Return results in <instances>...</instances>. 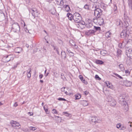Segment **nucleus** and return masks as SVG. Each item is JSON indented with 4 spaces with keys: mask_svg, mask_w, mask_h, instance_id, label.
Segmentation results:
<instances>
[{
    "mask_svg": "<svg viewBox=\"0 0 132 132\" xmlns=\"http://www.w3.org/2000/svg\"><path fill=\"white\" fill-rule=\"evenodd\" d=\"M64 8V10L66 12H69L70 11V7L68 5H65L63 6Z\"/></svg>",
    "mask_w": 132,
    "mask_h": 132,
    "instance_id": "obj_17",
    "label": "nucleus"
},
{
    "mask_svg": "<svg viewBox=\"0 0 132 132\" xmlns=\"http://www.w3.org/2000/svg\"><path fill=\"white\" fill-rule=\"evenodd\" d=\"M100 53L102 55L104 56L107 54V52L106 50H102L101 51Z\"/></svg>",
    "mask_w": 132,
    "mask_h": 132,
    "instance_id": "obj_28",
    "label": "nucleus"
},
{
    "mask_svg": "<svg viewBox=\"0 0 132 132\" xmlns=\"http://www.w3.org/2000/svg\"><path fill=\"white\" fill-rule=\"evenodd\" d=\"M96 32V31L94 30H90L85 31V34L88 36L92 35H95Z\"/></svg>",
    "mask_w": 132,
    "mask_h": 132,
    "instance_id": "obj_7",
    "label": "nucleus"
},
{
    "mask_svg": "<svg viewBox=\"0 0 132 132\" xmlns=\"http://www.w3.org/2000/svg\"><path fill=\"white\" fill-rule=\"evenodd\" d=\"M39 14V12L37 10L36 11H35V12L34 13H32V15L33 16V18L34 19L35 17H37Z\"/></svg>",
    "mask_w": 132,
    "mask_h": 132,
    "instance_id": "obj_18",
    "label": "nucleus"
},
{
    "mask_svg": "<svg viewBox=\"0 0 132 132\" xmlns=\"http://www.w3.org/2000/svg\"><path fill=\"white\" fill-rule=\"evenodd\" d=\"M132 42V40L131 39H129L126 40L125 42V47L127 48L129 47L131 45Z\"/></svg>",
    "mask_w": 132,
    "mask_h": 132,
    "instance_id": "obj_11",
    "label": "nucleus"
},
{
    "mask_svg": "<svg viewBox=\"0 0 132 132\" xmlns=\"http://www.w3.org/2000/svg\"><path fill=\"white\" fill-rule=\"evenodd\" d=\"M126 98L125 94L121 95L118 98L119 102L122 105V108L125 112L127 111L129 109L128 104L126 101Z\"/></svg>",
    "mask_w": 132,
    "mask_h": 132,
    "instance_id": "obj_1",
    "label": "nucleus"
},
{
    "mask_svg": "<svg viewBox=\"0 0 132 132\" xmlns=\"http://www.w3.org/2000/svg\"><path fill=\"white\" fill-rule=\"evenodd\" d=\"M118 47L120 48H123L125 47V43L124 42L122 43H119L118 45Z\"/></svg>",
    "mask_w": 132,
    "mask_h": 132,
    "instance_id": "obj_25",
    "label": "nucleus"
},
{
    "mask_svg": "<svg viewBox=\"0 0 132 132\" xmlns=\"http://www.w3.org/2000/svg\"><path fill=\"white\" fill-rule=\"evenodd\" d=\"M95 78L96 79H101V78L99 77V76L97 75H96L95 76Z\"/></svg>",
    "mask_w": 132,
    "mask_h": 132,
    "instance_id": "obj_49",
    "label": "nucleus"
},
{
    "mask_svg": "<svg viewBox=\"0 0 132 132\" xmlns=\"http://www.w3.org/2000/svg\"><path fill=\"white\" fill-rule=\"evenodd\" d=\"M61 55L62 57L65 60L67 58L66 54L64 51H62Z\"/></svg>",
    "mask_w": 132,
    "mask_h": 132,
    "instance_id": "obj_20",
    "label": "nucleus"
},
{
    "mask_svg": "<svg viewBox=\"0 0 132 132\" xmlns=\"http://www.w3.org/2000/svg\"><path fill=\"white\" fill-rule=\"evenodd\" d=\"M101 7L102 8L104 9V10L105 9V8L104 6V4H101Z\"/></svg>",
    "mask_w": 132,
    "mask_h": 132,
    "instance_id": "obj_48",
    "label": "nucleus"
},
{
    "mask_svg": "<svg viewBox=\"0 0 132 132\" xmlns=\"http://www.w3.org/2000/svg\"><path fill=\"white\" fill-rule=\"evenodd\" d=\"M94 28L96 30V31L97 30H101V28L100 27H97L95 26H94Z\"/></svg>",
    "mask_w": 132,
    "mask_h": 132,
    "instance_id": "obj_40",
    "label": "nucleus"
},
{
    "mask_svg": "<svg viewBox=\"0 0 132 132\" xmlns=\"http://www.w3.org/2000/svg\"><path fill=\"white\" fill-rule=\"evenodd\" d=\"M81 104L84 106H86L89 104L88 102L85 100H82L81 101Z\"/></svg>",
    "mask_w": 132,
    "mask_h": 132,
    "instance_id": "obj_23",
    "label": "nucleus"
},
{
    "mask_svg": "<svg viewBox=\"0 0 132 132\" xmlns=\"http://www.w3.org/2000/svg\"><path fill=\"white\" fill-rule=\"evenodd\" d=\"M65 87H63L61 89V90L62 92H64L65 91Z\"/></svg>",
    "mask_w": 132,
    "mask_h": 132,
    "instance_id": "obj_58",
    "label": "nucleus"
},
{
    "mask_svg": "<svg viewBox=\"0 0 132 132\" xmlns=\"http://www.w3.org/2000/svg\"><path fill=\"white\" fill-rule=\"evenodd\" d=\"M105 84L107 86L108 88H112V85L108 81H107L105 82Z\"/></svg>",
    "mask_w": 132,
    "mask_h": 132,
    "instance_id": "obj_26",
    "label": "nucleus"
},
{
    "mask_svg": "<svg viewBox=\"0 0 132 132\" xmlns=\"http://www.w3.org/2000/svg\"><path fill=\"white\" fill-rule=\"evenodd\" d=\"M113 74L116 75L117 77H118L119 78H120L121 79H123V78L122 77H121L120 75L116 73H114Z\"/></svg>",
    "mask_w": 132,
    "mask_h": 132,
    "instance_id": "obj_41",
    "label": "nucleus"
},
{
    "mask_svg": "<svg viewBox=\"0 0 132 132\" xmlns=\"http://www.w3.org/2000/svg\"><path fill=\"white\" fill-rule=\"evenodd\" d=\"M56 1L61 6L63 5L64 2L62 0H56Z\"/></svg>",
    "mask_w": 132,
    "mask_h": 132,
    "instance_id": "obj_27",
    "label": "nucleus"
},
{
    "mask_svg": "<svg viewBox=\"0 0 132 132\" xmlns=\"http://www.w3.org/2000/svg\"><path fill=\"white\" fill-rule=\"evenodd\" d=\"M107 100H108V101L109 102H111V101H112V100H114V99H113V98L112 97H111L110 96H109L108 97Z\"/></svg>",
    "mask_w": 132,
    "mask_h": 132,
    "instance_id": "obj_35",
    "label": "nucleus"
},
{
    "mask_svg": "<svg viewBox=\"0 0 132 132\" xmlns=\"http://www.w3.org/2000/svg\"><path fill=\"white\" fill-rule=\"evenodd\" d=\"M55 51H56L57 54L59 55H60V53H59V49L58 48H57L56 49V50H55Z\"/></svg>",
    "mask_w": 132,
    "mask_h": 132,
    "instance_id": "obj_54",
    "label": "nucleus"
},
{
    "mask_svg": "<svg viewBox=\"0 0 132 132\" xmlns=\"http://www.w3.org/2000/svg\"><path fill=\"white\" fill-rule=\"evenodd\" d=\"M0 19H1L2 21L3 20L5 19L4 14L1 10H0Z\"/></svg>",
    "mask_w": 132,
    "mask_h": 132,
    "instance_id": "obj_14",
    "label": "nucleus"
},
{
    "mask_svg": "<svg viewBox=\"0 0 132 132\" xmlns=\"http://www.w3.org/2000/svg\"><path fill=\"white\" fill-rule=\"evenodd\" d=\"M84 8L86 9H89V5H88L86 4L84 6Z\"/></svg>",
    "mask_w": 132,
    "mask_h": 132,
    "instance_id": "obj_43",
    "label": "nucleus"
},
{
    "mask_svg": "<svg viewBox=\"0 0 132 132\" xmlns=\"http://www.w3.org/2000/svg\"><path fill=\"white\" fill-rule=\"evenodd\" d=\"M127 55L128 57L132 59V48L129 49Z\"/></svg>",
    "mask_w": 132,
    "mask_h": 132,
    "instance_id": "obj_15",
    "label": "nucleus"
},
{
    "mask_svg": "<svg viewBox=\"0 0 132 132\" xmlns=\"http://www.w3.org/2000/svg\"><path fill=\"white\" fill-rule=\"evenodd\" d=\"M52 111H53V112L54 113V114H57V112L56 110L55 109H53L52 110Z\"/></svg>",
    "mask_w": 132,
    "mask_h": 132,
    "instance_id": "obj_47",
    "label": "nucleus"
},
{
    "mask_svg": "<svg viewBox=\"0 0 132 132\" xmlns=\"http://www.w3.org/2000/svg\"><path fill=\"white\" fill-rule=\"evenodd\" d=\"M43 76V75L42 74H41L40 75H39V78L40 79H41Z\"/></svg>",
    "mask_w": 132,
    "mask_h": 132,
    "instance_id": "obj_56",
    "label": "nucleus"
},
{
    "mask_svg": "<svg viewBox=\"0 0 132 132\" xmlns=\"http://www.w3.org/2000/svg\"><path fill=\"white\" fill-rule=\"evenodd\" d=\"M79 23H80V24H81L82 25H85V23L83 21H81Z\"/></svg>",
    "mask_w": 132,
    "mask_h": 132,
    "instance_id": "obj_57",
    "label": "nucleus"
},
{
    "mask_svg": "<svg viewBox=\"0 0 132 132\" xmlns=\"http://www.w3.org/2000/svg\"><path fill=\"white\" fill-rule=\"evenodd\" d=\"M89 120L91 123L92 124H93V123H95L97 122V119L95 116H92L90 118Z\"/></svg>",
    "mask_w": 132,
    "mask_h": 132,
    "instance_id": "obj_9",
    "label": "nucleus"
},
{
    "mask_svg": "<svg viewBox=\"0 0 132 132\" xmlns=\"http://www.w3.org/2000/svg\"><path fill=\"white\" fill-rule=\"evenodd\" d=\"M89 0L93 3H95L98 0Z\"/></svg>",
    "mask_w": 132,
    "mask_h": 132,
    "instance_id": "obj_60",
    "label": "nucleus"
},
{
    "mask_svg": "<svg viewBox=\"0 0 132 132\" xmlns=\"http://www.w3.org/2000/svg\"><path fill=\"white\" fill-rule=\"evenodd\" d=\"M124 85L127 87L130 86L132 85V83L131 82L127 80L124 82Z\"/></svg>",
    "mask_w": 132,
    "mask_h": 132,
    "instance_id": "obj_16",
    "label": "nucleus"
},
{
    "mask_svg": "<svg viewBox=\"0 0 132 132\" xmlns=\"http://www.w3.org/2000/svg\"><path fill=\"white\" fill-rule=\"evenodd\" d=\"M76 99H78L80 98L81 97V96L79 94L76 95L75 96Z\"/></svg>",
    "mask_w": 132,
    "mask_h": 132,
    "instance_id": "obj_37",
    "label": "nucleus"
},
{
    "mask_svg": "<svg viewBox=\"0 0 132 132\" xmlns=\"http://www.w3.org/2000/svg\"><path fill=\"white\" fill-rule=\"evenodd\" d=\"M126 128V127L123 125H121L120 127V129L122 130H125Z\"/></svg>",
    "mask_w": 132,
    "mask_h": 132,
    "instance_id": "obj_38",
    "label": "nucleus"
},
{
    "mask_svg": "<svg viewBox=\"0 0 132 132\" xmlns=\"http://www.w3.org/2000/svg\"><path fill=\"white\" fill-rule=\"evenodd\" d=\"M36 128L35 127H31L29 128V129L30 130H36Z\"/></svg>",
    "mask_w": 132,
    "mask_h": 132,
    "instance_id": "obj_42",
    "label": "nucleus"
},
{
    "mask_svg": "<svg viewBox=\"0 0 132 132\" xmlns=\"http://www.w3.org/2000/svg\"><path fill=\"white\" fill-rule=\"evenodd\" d=\"M70 43L72 46H73L75 44V43L73 40H71L70 41Z\"/></svg>",
    "mask_w": 132,
    "mask_h": 132,
    "instance_id": "obj_39",
    "label": "nucleus"
},
{
    "mask_svg": "<svg viewBox=\"0 0 132 132\" xmlns=\"http://www.w3.org/2000/svg\"><path fill=\"white\" fill-rule=\"evenodd\" d=\"M67 16L69 20H72V19L74 20V15H73L71 14L68 13L67 14Z\"/></svg>",
    "mask_w": 132,
    "mask_h": 132,
    "instance_id": "obj_19",
    "label": "nucleus"
},
{
    "mask_svg": "<svg viewBox=\"0 0 132 132\" xmlns=\"http://www.w3.org/2000/svg\"><path fill=\"white\" fill-rule=\"evenodd\" d=\"M88 93L86 91H85L84 92V94L86 95L88 94Z\"/></svg>",
    "mask_w": 132,
    "mask_h": 132,
    "instance_id": "obj_63",
    "label": "nucleus"
},
{
    "mask_svg": "<svg viewBox=\"0 0 132 132\" xmlns=\"http://www.w3.org/2000/svg\"><path fill=\"white\" fill-rule=\"evenodd\" d=\"M18 64H17L16 65H15L12 67L13 69H15L17 67Z\"/></svg>",
    "mask_w": 132,
    "mask_h": 132,
    "instance_id": "obj_59",
    "label": "nucleus"
},
{
    "mask_svg": "<svg viewBox=\"0 0 132 132\" xmlns=\"http://www.w3.org/2000/svg\"><path fill=\"white\" fill-rule=\"evenodd\" d=\"M96 63L98 64H102L103 63V62L102 61L99 60H96L95 61Z\"/></svg>",
    "mask_w": 132,
    "mask_h": 132,
    "instance_id": "obj_33",
    "label": "nucleus"
},
{
    "mask_svg": "<svg viewBox=\"0 0 132 132\" xmlns=\"http://www.w3.org/2000/svg\"><path fill=\"white\" fill-rule=\"evenodd\" d=\"M29 12L31 13L32 15V13H34L35 12V11H36L37 10L35 8H32L29 9Z\"/></svg>",
    "mask_w": 132,
    "mask_h": 132,
    "instance_id": "obj_30",
    "label": "nucleus"
},
{
    "mask_svg": "<svg viewBox=\"0 0 132 132\" xmlns=\"http://www.w3.org/2000/svg\"><path fill=\"white\" fill-rule=\"evenodd\" d=\"M94 22H97L100 25H101L104 23V20L103 18L101 16L95 17L93 19Z\"/></svg>",
    "mask_w": 132,
    "mask_h": 132,
    "instance_id": "obj_3",
    "label": "nucleus"
},
{
    "mask_svg": "<svg viewBox=\"0 0 132 132\" xmlns=\"http://www.w3.org/2000/svg\"><path fill=\"white\" fill-rule=\"evenodd\" d=\"M111 35V32L110 31H108L106 32L105 34V36L106 37L108 38L110 37Z\"/></svg>",
    "mask_w": 132,
    "mask_h": 132,
    "instance_id": "obj_31",
    "label": "nucleus"
},
{
    "mask_svg": "<svg viewBox=\"0 0 132 132\" xmlns=\"http://www.w3.org/2000/svg\"><path fill=\"white\" fill-rule=\"evenodd\" d=\"M29 12L31 13L32 15V13H34L35 12V11H36L37 10L35 8H32L29 9Z\"/></svg>",
    "mask_w": 132,
    "mask_h": 132,
    "instance_id": "obj_29",
    "label": "nucleus"
},
{
    "mask_svg": "<svg viewBox=\"0 0 132 132\" xmlns=\"http://www.w3.org/2000/svg\"><path fill=\"white\" fill-rule=\"evenodd\" d=\"M123 21L125 24H124V26L125 27H127L129 25L128 22L130 21V20L129 18L127 16H126L125 17L123 18Z\"/></svg>",
    "mask_w": 132,
    "mask_h": 132,
    "instance_id": "obj_8",
    "label": "nucleus"
},
{
    "mask_svg": "<svg viewBox=\"0 0 132 132\" xmlns=\"http://www.w3.org/2000/svg\"><path fill=\"white\" fill-rule=\"evenodd\" d=\"M86 27L88 28H90L92 26V23L91 22H88L86 24Z\"/></svg>",
    "mask_w": 132,
    "mask_h": 132,
    "instance_id": "obj_32",
    "label": "nucleus"
},
{
    "mask_svg": "<svg viewBox=\"0 0 132 132\" xmlns=\"http://www.w3.org/2000/svg\"><path fill=\"white\" fill-rule=\"evenodd\" d=\"M103 11L99 8H97L94 10V15L95 17H98L101 16L102 14Z\"/></svg>",
    "mask_w": 132,
    "mask_h": 132,
    "instance_id": "obj_6",
    "label": "nucleus"
},
{
    "mask_svg": "<svg viewBox=\"0 0 132 132\" xmlns=\"http://www.w3.org/2000/svg\"><path fill=\"white\" fill-rule=\"evenodd\" d=\"M119 67L120 70L122 71H124L125 70V68L123 64H120L119 65Z\"/></svg>",
    "mask_w": 132,
    "mask_h": 132,
    "instance_id": "obj_22",
    "label": "nucleus"
},
{
    "mask_svg": "<svg viewBox=\"0 0 132 132\" xmlns=\"http://www.w3.org/2000/svg\"><path fill=\"white\" fill-rule=\"evenodd\" d=\"M11 124L12 126L14 127V128H16L17 127H19V126H20V125L18 122H17L16 121H13L11 122Z\"/></svg>",
    "mask_w": 132,
    "mask_h": 132,
    "instance_id": "obj_12",
    "label": "nucleus"
},
{
    "mask_svg": "<svg viewBox=\"0 0 132 132\" xmlns=\"http://www.w3.org/2000/svg\"><path fill=\"white\" fill-rule=\"evenodd\" d=\"M121 124L120 123H119L117 124L116 125V127L117 128L119 129L120 127V126H121Z\"/></svg>",
    "mask_w": 132,
    "mask_h": 132,
    "instance_id": "obj_46",
    "label": "nucleus"
},
{
    "mask_svg": "<svg viewBox=\"0 0 132 132\" xmlns=\"http://www.w3.org/2000/svg\"><path fill=\"white\" fill-rule=\"evenodd\" d=\"M13 106L15 107H16L18 106V104L17 102H15Z\"/></svg>",
    "mask_w": 132,
    "mask_h": 132,
    "instance_id": "obj_51",
    "label": "nucleus"
},
{
    "mask_svg": "<svg viewBox=\"0 0 132 132\" xmlns=\"http://www.w3.org/2000/svg\"><path fill=\"white\" fill-rule=\"evenodd\" d=\"M117 6L116 5H115L114 6V11L112 12V13H113L114 14H116V13L117 12Z\"/></svg>",
    "mask_w": 132,
    "mask_h": 132,
    "instance_id": "obj_34",
    "label": "nucleus"
},
{
    "mask_svg": "<svg viewBox=\"0 0 132 132\" xmlns=\"http://www.w3.org/2000/svg\"><path fill=\"white\" fill-rule=\"evenodd\" d=\"M31 71V68H30L29 71L28 72V73L27 74V76L28 77L30 78L31 77V73L30 72Z\"/></svg>",
    "mask_w": 132,
    "mask_h": 132,
    "instance_id": "obj_36",
    "label": "nucleus"
},
{
    "mask_svg": "<svg viewBox=\"0 0 132 132\" xmlns=\"http://www.w3.org/2000/svg\"><path fill=\"white\" fill-rule=\"evenodd\" d=\"M61 78L63 80H64V79L65 78V77L64 76V74L63 73H61Z\"/></svg>",
    "mask_w": 132,
    "mask_h": 132,
    "instance_id": "obj_45",
    "label": "nucleus"
},
{
    "mask_svg": "<svg viewBox=\"0 0 132 132\" xmlns=\"http://www.w3.org/2000/svg\"><path fill=\"white\" fill-rule=\"evenodd\" d=\"M127 16V15L126 14V12H125L124 13V17L123 18H124L125 17V16Z\"/></svg>",
    "mask_w": 132,
    "mask_h": 132,
    "instance_id": "obj_64",
    "label": "nucleus"
},
{
    "mask_svg": "<svg viewBox=\"0 0 132 132\" xmlns=\"http://www.w3.org/2000/svg\"><path fill=\"white\" fill-rule=\"evenodd\" d=\"M81 17L80 14L77 12L74 14V21L76 22L79 23L81 20Z\"/></svg>",
    "mask_w": 132,
    "mask_h": 132,
    "instance_id": "obj_5",
    "label": "nucleus"
},
{
    "mask_svg": "<svg viewBox=\"0 0 132 132\" xmlns=\"http://www.w3.org/2000/svg\"><path fill=\"white\" fill-rule=\"evenodd\" d=\"M120 35L121 38L127 36L126 31L125 30L123 31L121 33Z\"/></svg>",
    "mask_w": 132,
    "mask_h": 132,
    "instance_id": "obj_21",
    "label": "nucleus"
},
{
    "mask_svg": "<svg viewBox=\"0 0 132 132\" xmlns=\"http://www.w3.org/2000/svg\"><path fill=\"white\" fill-rule=\"evenodd\" d=\"M116 23L117 26H119L120 27H123V26H124V24H125L124 22L123 23L122 21L119 19L117 20Z\"/></svg>",
    "mask_w": 132,
    "mask_h": 132,
    "instance_id": "obj_10",
    "label": "nucleus"
},
{
    "mask_svg": "<svg viewBox=\"0 0 132 132\" xmlns=\"http://www.w3.org/2000/svg\"><path fill=\"white\" fill-rule=\"evenodd\" d=\"M70 55L71 56H73L74 55V54L71 52H70Z\"/></svg>",
    "mask_w": 132,
    "mask_h": 132,
    "instance_id": "obj_61",
    "label": "nucleus"
},
{
    "mask_svg": "<svg viewBox=\"0 0 132 132\" xmlns=\"http://www.w3.org/2000/svg\"><path fill=\"white\" fill-rule=\"evenodd\" d=\"M58 100L59 101H66V100H65V99L62 98H59L58 99Z\"/></svg>",
    "mask_w": 132,
    "mask_h": 132,
    "instance_id": "obj_44",
    "label": "nucleus"
},
{
    "mask_svg": "<svg viewBox=\"0 0 132 132\" xmlns=\"http://www.w3.org/2000/svg\"><path fill=\"white\" fill-rule=\"evenodd\" d=\"M79 78L82 81V80L83 79V78L82 76H79Z\"/></svg>",
    "mask_w": 132,
    "mask_h": 132,
    "instance_id": "obj_53",
    "label": "nucleus"
},
{
    "mask_svg": "<svg viewBox=\"0 0 132 132\" xmlns=\"http://www.w3.org/2000/svg\"><path fill=\"white\" fill-rule=\"evenodd\" d=\"M125 73L126 74H129L130 73V72L128 70H126L125 71Z\"/></svg>",
    "mask_w": 132,
    "mask_h": 132,
    "instance_id": "obj_52",
    "label": "nucleus"
},
{
    "mask_svg": "<svg viewBox=\"0 0 132 132\" xmlns=\"http://www.w3.org/2000/svg\"><path fill=\"white\" fill-rule=\"evenodd\" d=\"M23 51L22 48L21 47H17L14 49L15 52L16 53H19Z\"/></svg>",
    "mask_w": 132,
    "mask_h": 132,
    "instance_id": "obj_13",
    "label": "nucleus"
},
{
    "mask_svg": "<svg viewBox=\"0 0 132 132\" xmlns=\"http://www.w3.org/2000/svg\"><path fill=\"white\" fill-rule=\"evenodd\" d=\"M44 109L45 110L46 112L47 113H48V109H47V108H45L44 106Z\"/></svg>",
    "mask_w": 132,
    "mask_h": 132,
    "instance_id": "obj_50",
    "label": "nucleus"
},
{
    "mask_svg": "<svg viewBox=\"0 0 132 132\" xmlns=\"http://www.w3.org/2000/svg\"><path fill=\"white\" fill-rule=\"evenodd\" d=\"M3 59L5 62H7L11 60H13V55L12 54L5 55L3 56Z\"/></svg>",
    "mask_w": 132,
    "mask_h": 132,
    "instance_id": "obj_4",
    "label": "nucleus"
},
{
    "mask_svg": "<svg viewBox=\"0 0 132 132\" xmlns=\"http://www.w3.org/2000/svg\"><path fill=\"white\" fill-rule=\"evenodd\" d=\"M116 103V102L114 100H112L111 102H110V105L112 106H115Z\"/></svg>",
    "mask_w": 132,
    "mask_h": 132,
    "instance_id": "obj_24",
    "label": "nucleus"
},
{
    "mask_svg": "<svg viewBox=\"0 0 132 132\" xmlns=\"http://www.w3.org/2000/svg\"><path fill=\"white\" fill-rule=\"evenodd\" d=\"M82 81L85 84H87V82L85 80V79H83V80H82Z\"/></svg>",
    "mask_w": 132,
    "mask_h": 132,
    "instance_id": "obj_55",
    "label": "nucleus"
},
{
    "mask_svg": "<svg viewBox=\"0 0 132 132\" xmlns=\"http://www.w3.org/2000/svg\"><path fill=\"white\" fill-rule=\"evenodd\" d=\"M74 47L75 48H77L78 47V46L77 45H76L75 44L74 45Z\"/></svg>",
    "mask_w": 132,
    "mask_h": 132,
    "instance_id": "obj_62",
    "label": "nucleus"
},
{
    "mask_svg": "<svg viewBox=\"0 0 132 132\" xmlns=\"http://www.w3.org/2000/svg\"><path fill=\"white\" fill-rule=\"evenodd\" d=\"M11 29L15 32L19 31L20 28L18 24L16 22H14L12 24Z\"/></svg>",
    "mask_w": 132,
    "mask_h": 132,
    "instance_id": "obj_2",
    "label": "nucleus"
}]
</instances>
